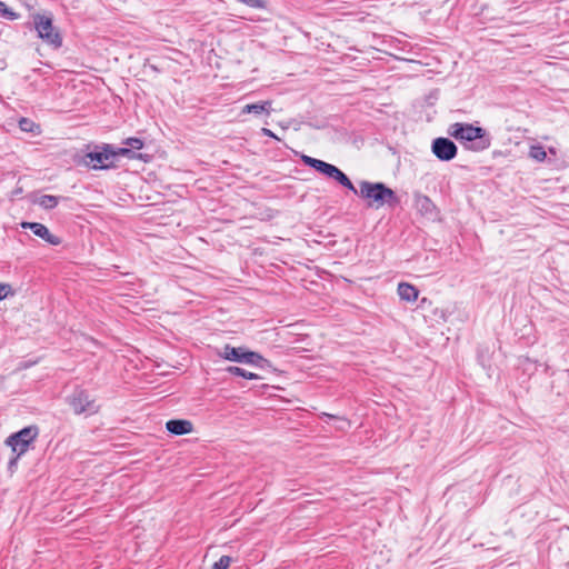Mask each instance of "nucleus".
<instances>
[{"label": "nucleus", "mask_w": 569, "mask_h": 569, "mask_svg": "<svg viewBox=\"0 0 569 569\" xmlns=\"http://www.w3.org/2000/svg\"><path fill=\"white\" fill-rule=\"evenodd\" d=\"M0 14L10 19H17V13H14L4 2L0 1Z\"/></svg>", "instance_id": "23"}, {"label": "nucleus", "mask_w": 569, "mask_h": 569, "mask_svg": "<svg viewBox=\"0 0 569 569\" xmlns=\"http://www.w3.org/2000/svg\"><path fill=\"white\" fill-rule=\"evenodd\" d=\"M32 18L38 37L47 44L56 49L60 48L62 46V37L59 30L53 26L51 16L36 13Z\"/></svg>", "instance_id": "3"}, {"label": "nucleus", "mask_w": 569, "mask_h": 569, "mask_svg": "<svg viewBox=\"0 0 569 569\" xmlns=\"http://www.w3.org/2000/svg\"><path fill=\"white\" fill-rule=\"evenodd\" d=\"M19 128L26 132H39V126L28 118H21Z\"/></svg>", "instance_id": "20"}, {"label": "nucleus", "mask_w": 569, "mask_h": 569, "mask_svg": "<svg viewBox=\"0 0 569 569\" xmlns=\"http://www.w3.org/2000/svg\"><path fill=\"white\" fill-rule=\"evenodd\" d=\"M433 154L441 161H450L457 156V146L448 138H437L431 146Z\"/></svg>", "instance_id": "8"}, {"label": "nucleus", "mask_w": 569, "mask_h": 569, "mask_svg": "<svg viewBox=\"0 0 569 569\" xmlns=\"http://www.w3.org/2000/svg\"><path fill=\"white\" fill-rule=\"evenodd\" d=\"M231 562L232 558L230 556H222L212 565L211 569H228Z\"/></svg>", "instance_id": "22"}, {"label": "nucleus", "mask_w": 569, "mask_h": 569, "mask_svg": "<svg viewBox=\"0 0 569 569\" xmlns=\"http://www.w3.org/2000/svg\"><path fill=\"white\" fill-rule=\"evenodd\" d=\"M397 291H398L400 299L408 301V302L416 301L419 296V290L415 286H412L408 282H400L398 284Z\"/></svg>", "instance_id": "13"}, {"label": "nucleus", "mask_w": 569, "mask_h": 569, "mask_svg": "<svg viewBox=\"0 0 569 569\" xmlns=\"http://www.w3.org/2000/svg\"><path fill=\"white\" fill-rule=\"evenodd\" d=\"M67 401L76 415H94L99 410L96 400L84 389H76Z\"/></svg>", "instance_id": "5"}, {"label": "nucleus", "mask_w": 569, "mask_h": 569, "mask_svg": "<svg viewBox=\"0 0 569 569\" xmlns=\"http://www.w3.org/2000/svg\"><path fill=\"white\" fill-rule=\"evenodd\" d=\"M449 134L457 140L475 141L485 136V130L470 123H452L449 128Z\"/></svg>", "instance_id": "6"}, {"label": "nucleus", "mask_w": 569, "mask_h": 569, "mask_svg": "<svg viewBox=\"0 0 569 569\" xmlns=\"http://www.w3.org/2000/svg\"><path fill=\"white\" fill-rule=\"evenodd\" d=\"M357 194L367 199L369 206H375L376 208H380L385 204L395 207L399 203V198L396 192L382 182H370L363 180L359 183Z\"/></svg>", "instance_id": "1"}, {"label": "nucleus", "mask_w": 569, "mask_h": 569, "mask_svg": "<svg viewBox=\"0 0 569 569\" xmlns=\"http://www.w3.org/2000/svg\"><path fill=\"white\" fill-rule=\"evenodd\" d=\"M87 158L91 162H96L92 164L93 169H109L114 166V153L111 144L106 143L100 147V150L89 152Z\"/></svg>", "instance_id": "7"}, {"label": "nucleus", "mask_w": 569, "mask_h": 569, "mask_svg": "<svg viewBox=\"0 0 569 569\" xmlns=\"http://www.w3.org/2000/svg\"><path fill=\"white\" fill-rule=\"evenodd\" d=\"M38 435V427L29 426L9 436L6 440V445L11 448L13 453L22 456L29 450L30 445L36 440Z\"/></svg>", "instance_id": "4"}, {"label": "nucleus", "mask_w": 569, "mask_h": 569, "mask_svg": "<svg viewBox=\"0 0 569 569\" xmlns=\"http://www.w3.org/2000/svg\"><path fill=\"white\" fill-rule=\"evenodd\" d=\"M59 199L56 196L43 194L39 198L38 203L44 209H53L58 206Z\"/></svg>", "instance_id": "18"}, {"label": "nucleus", "mask_w": 569, "mask_h": 569, "mask_svg": "<svg viewBox=\"0 0 569 569\" xmlns=\"http://www.w3.org/2000/svg\"><path fill=\"white\" fill-rule=\"evenodd\" d=\"M416 203H417L418 209L423 214H432V212L435 210V204L432 203L430 198H428L427 196H418L416 198Z\"/></svg>", "instance_id": "14"}, {"label": "nucleus", "mask_w": 569, "mask_h": 569, "mask_svg": "<svg viewBox=\"0 0 569 569\" xmlns=\"http://www.w3.org/2000/svg\"><path fill=\"white\" fill-rule=\"evenodd\" d=\"M261 133L266 137H269V138H272V139H276V140H279V138L268 128H262L261 129Z\"/></svg>", "instance_id": "26"}, {"label": "nucleus", "mask_w": 569, "mask_h": 569, "mask_svg": "<svg viewBox=\"0 0 569 569\" xmlns=\"http://www.w3.org/2000/svg\"><path fill=\"white\" fill-rule=\"evenodd\" d=\"M21 227L23 229H30L33 234L43 239L51 246H59L61 243V239L58 236L52 234L49 229L40 222H22Z\"/></svg>", "instance_id": "9"}, {"label": "nucleus", "mask_w": 569, "mask_h": 569, "mask_svg": "<svg viewBox=\"0 0 569 569\" xmlns=\"http://www.w3.org/2000/svg\"><path fill=\"white\" fill-rule=\"evenodd\" d=\"M21 456H18V453H14V456L9 460L8 462V470L10 473H13L17 470L18 467V460Z\"/></svg>", "instance_id": "24"}, {"label": "nucleus", "mask_w": 569, "mask_h": 569, "mask_svg": "<svg viewBox=\"0 0 569 569\" xmlns=\"http://www.w3.org/2000/svg\"><path fill=\"white\" fill-rule=\"evenodd\" d=\"M226 370L229 373H231V375L239 376V377H242V378L248 379V380H258V379H260V377L257 373L247 371V370H244V369H242L240 367L230 366Z\"/></svg>", "instance_id": "15"}, {"label": "nucleus", "mask_w": 569, "mask_h": 569, "mask_svg": "<svg viewBox=\"0 0 569 569\" xmlns=\"http://www.w3.org/2000/svg\"><path fill=\"white\" fill-rule=\"evenodd\" d=\"M126 146H128L127 148L131 149L132 152L134 150H140L143 148V141L140 139V138H136V137H131V138H128L126 139V141L123 142Z\"/></svg>", "instance_id": "21"}, {"label": "nucleus", "mask_w": 569, "mask_h": 569, "mask_svg": "<svg viewBox=\"0 0 569 569\" xmlns=\"http://www.w3.org/2000/svg\"><path fill=\"white\" fill-rule=\"evenodd\" d=\"M166 428L172 435L182 436L192 431V422L183 419H172L167 421Z\"/></svg>", "instance_id": "11"}, {"label": "nucleus", "mask_w": 569, "mask_h": 569, "mask_svg": "<svg viewBox=\"0 0 569 569\" xmlns=\"http://www.w3.org/2000/svg\"><path fill=\"white\" fill-rule=\"evenodd\" d=\"M301 159L306 166H309L310 168L315 169L316 171H318L320 173L323 172V167H326L328 163L326 161H322V160H319V159H316V158H312L309 156H302Z\"/></svg>", "instance_id": "16"}, {"label": "nucleus", "mask_w": 569, "mask_h": 569, "mask_svg": "<svg viewBox=\"0 0 569 569\" xmlns=\"http://www.w3.org/2000/svg\"><path fill=\"white\" fill-rule=\"evenodd\" d=\"M322 174L336 180L337 182H339L341 186L349 189L353 193H358V189L353 186V183L350 181V179L338 167H336L331 163H327V166L323 167Z\"/></svg>", "instance_id": "10"}, {"label": "nucleus", "mask_w": 569, "mask_h": 569, "mask_svg": "<svg viewBox=\"0 0 569 569\" xmlns=\"http://www.w3.org/2000/svg\"><path fill=\"white\" fill-rule=\"evenodd\" d=\"M218 356L233 362L247 363L263 368L269 365V361L264 359L260 353L249 351L243 347H232L226 345L221 350L218 351Z\"/></svg>", "instance_id": "2"}, {"label": "nucleus", "mask_w": 569, "mask_h": 569, "mask_svg": "<svg viewBox=\"0 0 569 569\" xmlns=\"http://www.w3.org/2000/svg\"><path fill=\"white\" fill-rule=\"evenodd\" d=\"M529 157L538 162H542L547 158V152L542 146L535 144L530 147Z\"/></svg>", "instance_id": "17"}, {"label": "nucleus", "mask_w": 569, "mask_h": 569, "mask_svg": "<svg viewBox=\"0 0 569 569\" xmlns=\"http://www.w3.org/2000/svg\"><path fill=\"white\" fill-rule=\"evenodd\" d=\"M112 150H113V153H114V160L118 158V157H127L129 159H141V154H136L134 152H132L131 149L127 148V147H123V148H116L112 146Z\"/></svg>", "instance_id": "19"}, {"label": "nucleus", "mask_w": 569, "mask_h": 569, "mask_svg": "<svg viewBox=\"0 0 569 569\" xmlns=\"http://www.w3.org/2000/svg\"><path fill=\"white\" fill-rule=\"evenodd\" d=\"M271 104H272V102L270 100L259 101L256 103H249L242 108L241 114L253 113L256 116H260V114L264 113L267 116H270Z\"/></svg>", "instance_id": "12"}, {"label": "nucleus", "mask_w": 569, "mask_h": 569, "mask_svg": "<svg viewBox=\"0 0 569 569\" xmlns=\"http://www.w3.org/2000/svg\"><path fill=\"white\" fill-rule=\"evenodd\" d=\"M11 293V287L7 283H0V300L7 298Z\"/></svg>", "instance_id": "25"}]
</instances>
